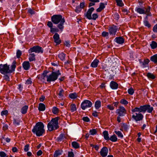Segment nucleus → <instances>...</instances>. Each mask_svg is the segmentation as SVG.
<instances>
[{"label": "nucleus", "instance_id": "69168bd1", "mask_svg": "<svg viewBox=\"0 0 157 157\" xmlns=\"http://www.w3.org/2000/svg\"><path fill=\"white\" fill-rule=\"evenodd\" d=\"M107 108L110 110H113L114 109V108L113 106L111 105H107Z\"/></svg>", "mask_w": 157, "mask_h": 157}, {"label": "nucleus", "instance_id": "5701e85b", "mask_svg": "<svg viewBox=\"0 0 157 157\" xmlns=\"http://www.w3.org/2000/svg\"><path fill=\"white\" fill-rule=\"evenodd\" d=\"M28 106L26 105L23 106L21 109V112L22 114H25L26 113L28 109Z\"/></svg>", "mask_w": 157, "mask_h": 157}, {"label": "nucleus", "instance_id": "49530a36", "mask_svg": "<svg viewBox=\"0 0 157 157\" xmlns=\"http://www.w3.org/2000/svg\"><path fill=\"white\" fill-rule=\"evenodd\" d=\"M22 54V52L21 51L18 50H17L16 56L17 58H19Z\"/></svg>", "mask_w": 157, "mask_h": 157}, {"label": "nucleus", "instance_id": "2f4dec72", "mask_svg": "<svg viewBox=\"0 0 157 157\" xmlns=\"http://www.w3.org/2000/svg\"><path fill=\"white\" fill-rule=\"evenodd\" d=\"M65 56L66 54L63 52H62L58 55V57L62 60H65Z\"/></svg>", "mask_w": 157, "mask_h": 157}, {"label": "nucleus", "instance_id": "338daca9", "mask_svg": "<svg viewBox=\"0 0 157 157\" xmlns=\"http://www.w3.org/2000/svg\"><path fill=\"white\" fill-rule=\"evenodd\" d=\"M82 120L85 122H88L90 121V119L87 117H83L82 118Z\"/></svg>", "mask_w": 157, "mask_h": 157}, {"label": "nucleus", "instance_id": "9d476101", "mask_svg": "<svg viewBox=\"0 0 157 157\" xmlns=\"http://www.w3.org/2000/svg\"><path fill=\"white\" fill-rule=\"evenodd\" d=\"M81 107L83 110L91 107L92 105V103L89 100H84L81 104Z\"/></svg>", "mask_w": 157, "mask_h": 157}, {"label": "nucleus", "instance_id": "603ef678", "mask_svg": "<svg viewBox=\"0 0 157 157\" xmlns=\"http://www.w3.org/2000/svg\"><path fill=\"white\" fill-rule=\"evenodd\" d=\"M81 10L82 9L78 6L76 7L75 11L76 12L79 13Z\"/></svg>", "mask_w": 157, "mask_h": 157}, {"label": "nucleus", "instance_id": "e2e57ef3", "mask_svg": "<svg viewBox=\"0 0 157 157\" xmlns=\"http://www.w3.org/2000/svg\"><path fill=\"white\" fill-rule=\"evenodd\" d=\"M85 6V2H81L80 3L79 7L82 9H83Z\"/></svg>", "mask_w": 157, "mask_h": 157}, {"label": "nucleus", "instance_id": "c756f323", "mask_svg": "<svg viewBox=\"0 0 157 157\" xmlns=\"http://www.w3.org/2000/svg\"><path fill=\"white\" fill-rule=\"evenodd\" d=\"M109 140L113 142H115L117 141V138L115 134H113L109 138Z\"/></svg>", "mask_w": 157, "mask_h": 157}, {"label": "nucleus", "instance_id": "680f3d73", "mask_svg": "<svg viewBox=\"0 0 157 157\" xmlns=\"http://www.w3.org/2000/svg\"><path fill=\"white\" fill-rule=\"evenodd\" d=\"M6 154L4 151H0V157H6Z\"/></svg>", "mask_w": 157, "mask_h": 157}, {"label": "nucleus", "instance_id": "f03ea898", "mask_svg": "<svg viewBox=\"0 0 157 157\" xmlns=\"http://www.w3.org/2000/svg\"><path fill=\"white\" fill-rule=\"evenodd\" d=\"M16 62L14 61L11 66L10 69V66L8 65L7 63L5 64H0V72L2 74H5L8 73H11L15 71L16 67Z\"/></svg>", "mask_w": 157, "mask_h": 157}, {"label": "nucleus", "instance_id": "a878e982", "mask_svg": "<svg viewBox=\"0 0 157 157\" xmlns=\"http://www.w3.org/2000/svg\"><path fill=\"white\" fill-rule=\"evenodd\" d=\"M149 62L150 61L148 59H144L143 62H141L143 67L144 68L146 67Z\"/></svg>", "mask_w": 157, "mask_h": 157}, {"label": "nucleus", "instance_id": "c85d7f7f", "mask_svg": "<svg viewBox=\"0 0 157 157\" xmlns=\"http://www.w3.org/2000/svg\"><path fill=\"white\" fill-rule=\"evenodd\" d=\"M150 60L155 63H157V54L151 56V57Z\"/></svg>", "mask_w": 157, "mask_h": 157}, {"label": "nucleus", "instance_id": "37998d69", "mask_svg": "<svg viewBox=\"0 0 157 157\" xmlns=\"http://www.w3.org/2000/svg\"><path fill=\"white\" fill-rule=\"evenodd\" d=\"M69 97L72 99H75L77 97V94L76 93H71L69 95Z\"/></svg>", "mask_w": 157, "mask_h": 157}, {"label": "nucleus", "instance_id": "a18cd8bd", "mask_svg": "<svg viewBox=\"0 0 157 157\" xmlns=\"http://www.w3.org/2000/svg\"><path fill=\"white\" fill-rule=\"evenodd\" d=\"M97 132V131L94 129H90L89 132L90 134L92 135H95L96 134Z\"/></svg>", "mask_w": 157, "mask_h": 157}, {"label": "nucleus", "instance_id": "3c124183", "mask_svg": "<svg viewBox=\"0 0 157 157\" xmlns=\"http://www.w3.org/2000/svg\"><path fill=\"white\" fill-rule=\"evenodd\" d=\"M98 16L97 13H93L92 14V17H91V19L95 20L96 19L98 18Z\"/></svg>", "mask_w": 157, "mask_h": 157}, {"label": "nucleus", "instance_id": "79ce46f5", "mask_svg": "<svg viewBox=\"0 0 157 157\" xmlns=\"http://www.w3.org/2000/svg\"><path fill=\"white\" fill-rule=\"evenodd\" d=\"M147 76L148 78L152 79H154L155 78V76L151 73H148L147 74Z\"/></svg>", "mask_w": 157, "mask_h": 157}, {"label": "nucleus", "instance_id": "20e7f679", "mask_svg": "<svg viewBox=\"0 0 157 157\" xmlns=\"http://www.w3.org/2000/svg\"><path fill=\"white\" fill-rule=\"evenodd\" d=\"M140 107H136L133 109H131L132 114V118L136 121H140L143 120L144 116L141 113L142 111L140 109Z\"/></svg>", "mask_w": 157, "mask_h": 157}, {"label": "nucleus", "instance_id": "bb28decb", "mask_svg": "<svg viewBox=\"0 0 157 157\" xmlns=\"http://www.w3.org/2000/svg\"><path fill=\"white\" fill-rule=\"evenodd\" d=\"M35 55L34 53L30 54L29 56V59L30 62L35 60Z\"/></svg>", "mask_w": 157, "mask_h": 157}, {"label": "nucleus", "instance_id": "b1692460", "mask_svg": "<svg viewBox=\"0 0 157 157\" xmlns=\"http://www.w3.org/2000/svg\"><path fill=\"white\" fill-rule=\"evenodd\" d=\"M101 103L99 100L96 101L95 102L94 107L96 109H98L101 107Z\"/></svg>", "mask_w": 157, "mask_h": 157}, {"label": "nucleus", "instance_id": "6ab92c4d", "mask_svg": "<svg viewBox=\"0 0 157 157\" xmlns=\"http://www.w3.org/2000/svg\"><path fill=\"white\" fill-rule=\"evenodd\" d=\"M135 11L140 14H144L145 13V10L143 8H140L139 7H136L135 8Z\"/></svg>", "mask_w": 157, "mask_h": 157}, {"label": "nucleus", "instance_id": "a19ab883", "mask_svg": "<svg viewBox=\"0 0 157 157\" xmlns=\"http://www.w3.org/2000/svg\"><path fill=\"white\" fill-rule=\"evenodd\" d=\"M120 103L122 104L126 105H127L128 102V101L124 99H122L120 101Z\"/></svg>", "mask_w": 157, "mask_h": 157}, {"label": "nucleus", "instance_id": "7ed1b4c3", "mask_svg": "<svg viewBox=\"0 0 157 157\" xmlns=\"http://www.w3.org/2000/svg\"><path fill=\"white\" fill-rule=\"evenodd\" d=\"M44 128V125L43 123L41 122H39L33 127L32 132L36 136H42L45 132Z\"/></svg>", "mask_w": 157, "mask_h": 157}, {"label": "nucleus", "instance_id": "393cba45", "mask_svg": "<svg viewBox=\"0 0 157 157\" xmlns=\"http://www.w3.org/2000/svg\"><path fill=\"white\" fill-rule=\"evenodd\" d=\"M71 145L73 148L78 149L80 148V144L76 141H73L71 143Z\"/></svg>", "mask_w": 157, "mask_h": 157}, {"label": "nucleus", "instance_id": "412c9836", "mask_svg": "<svg viewBox=\"0 0 157 157\" xmlns=\"http://www.w3.org/2000/svg\"><path fill=\"white\" fill-rule=\"evenodd\" d=\"M99 61L98 59H95L91 63V66L95 68L97 67Z\"/></svg>", "mask_w": 157, "mask_h": 157}, {"label": "nucleus", "instance_id": "f3484780", "mask_svg": "<svg viewBox=\"0 0 157 157\" xmlns=\"http://www.w3.org/2000/svg\"><path fill=\"white\" fill-rule=\"evenodd\" d=\"M124 39L122 37H116L115 39V41L119 44H122L124 42Z\"/></svg>", "mask_w": 157, "mask_h": 157}, {"label": "nucleus", "instance_id": "5fc2aeb1", "mask_svg": "<svg viewBox=\"0 0 157 157\" xmlns=\"http://www.w3.org/2000/svg\"><path fill=\"white\" fill-rule=\"evenodd\" d=\"M122 128L124 129V130L127 131L128 129V125L125 124H123L122 126Z\"/></svg>", "mask_w": 157, "mask_h": 157}, {"label": "nucleus", "instance_id": "0eeeda50", "mask_svg": "<svg viewBox=\"0 0 157 157\" xmlns=\"http://www.w3.org/2000/svg\"><path fill=\"white\" fill-rule=\"evenodd\" d=\"M116 113L118 115L117 117V121L120 123L121 122V117L125 116L126 113V110L124 107L122 106H120L116 110Z\"/></svg>", "mask_w": 157, "mask_h": 157}, {"label": "nucleus", "instance_id": "72a5a7b5", "mask_svg": "<svg viewBox=\"0 0 157 157\" xmlns=\"http://www.w3.org/2000/svg\"><path fill=\"white\" fill-rule=\"evenodd\" d=\"M64 90L62 89H61L58 93L59 98H62L63 97Z\"/></svg>", "mask_w": 157, "mask_h": 157}, {"label": "nucleus", "instance_id": "423d86ee", "mask_svg": "<svg viewBox=\"0 0 157 157\" xmlns=\"http://www.w3.org/2000/svg\"><path fill=\"white\" fill-rule=\"evenodd\" d=\"M58 120V117H56L52 119L48 123L47 128L49 131H52L59 128Z\"/></svg>", "mask_w": 157, "mask_h": 157}, {"label": "nucleus", "instance_id": "774afa93", "mask_svg": "<svg viewBox=\"0 0 157 157\" xmlns=\"http://www.w3.org/2000/svg\"><path fill=\"white\" fill-rule=\"evenodd\" d=\"M153 31L155 33H157V24L155 25L153 29Z\"/></svg>", "mask_w": 157, "mask_h": 157}, {"label": "nucleus", "instance_id": "4468645a", "mask_svg": "<svg viewBox=\"0 0 157 157\" xmlns=\"http://www.w3.org/2000/svg\"><path fill=\"white\" fill-rule=\"evenodd\" d=\"M22 65L23 68L25 70H28L31 67L29 61H24L22 64Z\"/></svg>", "mask_w": 157, "mask_h": 157}, {"label": "nucleus", "instance_id": "09e8293b", "mask_svg": "<svg viewBox=\"0 0 157 157\" xmlns=\"http://www.w3.org/2000/svg\"><path fill=\"white\" fill-rule=\"evenodd\" d=\"M13 123L15 125L17 126L19 125V121L18 120H17L15 119H14L13 120Z\"/></svg>", "mask_w": 157, "mask_h": 157}, {"label": "nucleus", "instance_id": "a211bd4d", "mask_svg": "<svg viewBox=\"0 0 157 157\" xmlns=\"http://www.w3.org/2000/svg\"><path fill=\"white\" fill-rule=\"evenodd\" d=\"M107 5V2H106L105 3H101L99 6V7L96 10V11L97 12H101L104 9L105 7V5Z\"/></svg>", "mask_w": 157, "mask_h": 157}, {"label": "nucleus", "instance_id": "052dcab7", "mask_svg": "<svg viewBox=\"0 0 157 157\" xmlns=\"http://www.w3.org/2000/svg\"><path fill=\"white\" fill-rule=\"evenodd\" d=\"M8 113V111L7 110L2 111L1 112V115L2 116H3L4 115H6Z\"/></svg>", "mask_w": 157, "mask_h": 157}, {"label": "nucleus", "instance_id": "c9c22d12", "mask_svg": "<svg viewBox=\"0 0 157 157\" xmlns=\"http://www.w3.org/2000/svg\"><path fill=\"white\" fill-rule=\"evenodd\" d=\"M150 46L152 49H155L157 47V43L155 41H152L150 44Z\"/></svg>", "mask_w": 157, "mask_h": 157}, {"label": "nucleus", "instance_id": "13d9d810", "mask_svg": "<svg viewBox=\"0 0 157 157\" xmlns=\"http://www.w3.org/2000/svg\"><path fill=\"white\" fill-rule=\"evenodd\" d=\"M29 144L25 145L24 148V151L26 152L28 151L29 150Z\"/></svg>", "mask_w": 157, "mask_h": 157}, {"label": "nucleus", "instance_id": "58836bf2", "mask_svg": "<svg viewBox=\"0 0 157 157\" xmlns=\"http://www.w3.org/2000/svg\"><path fill=\"white\" fill-rule=\"evenodd\" d=\"M52 112L54 114H56L59 112V109L56 107H53L52 109Z\"/></svg>", "mask_w": 157, "mask_h": 157}, {"label": "nucleus", "instance_id": "6e6552de", "mask_svg": "<svg viewBox=\"0 0 157 157\" xmlns=\"http://www.w3.org/2000/svg\"><path fill=\"white\" fill-rule=\"evenodd\" d=\"M140 107L142 111V113H145L146 111H147L148 113H151L153 110V107H151L149 105H144L141 106Z\"/></svg>", "mask_w": 157, "mask_h": 157}, {"label": "nucleus", "instance_id": "c03bdc74", "mask_svg": "<svg viewBox=\"0 0 157 157\" xmlns=\"http://www.w3.org/2000/svg\"><path fill=\"white\" fill-rule=\"evenodd\" d=\"M59 30L58 29L55 28H53L52 27L50 29V32L53 33L54 32H58Z\"/></svg>", "mask_w": 157, "mask_h": 157}, {"label": "nucleus", "instance_id": "ddd939ff", "mask_svg": "<svg viewBox=\"0 0 157 157\" xmlns=\"http://www.w3.org/2000/svg\"><path fill=\"white\" fill-rule=\"evenodd\" d=\"M108 148L105 147H104L101 149L100 152L101 155L102 157H106L108 153Z\"/></svg>", "mask_w": 157, "mask_h": 157}, {"label": "nucleus", "instance_id": "f704fd0d", "mask_svg": "<svg viewBox=\"0 0 157 157\" xmlns=\"http://www.w3.org/2000/svg\"><path fill=\"white\" fill-rule=\"evenodd\" d=\"M114 132L115 134L117 135L118 137L120 138L121 139L123 138V135L121 132L120 131H115Z\"/></svg>", "mask_w": 157, "mask_h": 157}, {"label": "nucleus", "instance_id": "1a4fd4ad", "mask_svg": "<svg viewBox=\"0 0 157 157\" xmlns=\"http://www.w3.org/2000/svg\"><path fill=\"white\" fill-rule=\"evenodd\" d=\"M43 50L42 48L39 46H34L30 48L29 50V53L34 52L37 53L43 52Z\"/></svg>", "mask_w": 157, "mask_h": 157}, {"label": "nucleus", "instance_id": "e433bc0d", "mask_svg": "<svg viewBox=\"0 0 157 157\" xmlns=\"http://www.w3.org/2000/svg\"><path fill=\"white\" fill-rule=\"evenodd\" d=\"M2 142V143L3 140H4L7 143H9L10 141V139L8 137L5 138V136H2L1 138Z\"/></svg>", "mask_w": 157, "mask_h": 157}, {"label": "nucleus", "instance_id": "bf43d9fd", "mask_svg": "<svg viewBox=\"0 0 157 157\" xmlns=\"http://www.w3.org/2000/svg\"><path fill=\"white\" fill-rule=\"evenodd\" d=\"M74 154L72 151H69L68 153V157H74Z\"/></svg>", "mask_w": 157, "mask_h": 157}, {"label": "nucleus", "instance_id": "0e129e2a", "mask_svg": "<svg viewBox=\"0 0 157 157\" xmlns=\"http://www.w3.org/2000/svg\"><path fill=\"white\" fill-rule=\"evenodd\" d=\"M122 11L124 13V14H127L129 12V10L127 9H123L122 10Z\"/></svg>", "mask_w": 157, "mask_h": 157}, {"label": "nucleus", "instance_id": "39448f33", "mask_svg": "<svg viewBox=\"0 0 157 157\" xmlns=\"http://www.w3.org/2000/svg\"><path fill=\"white\" fill-rule=\"evenodd\" d=\"M47 72L43 73L41 77L42 79L44 80L46 78L48 82L54 81L57 79L58 76L61 75L59 70L56 72H52L49 75H47Z\"/></svg>", "mask_w": 157, "mask_h": 157}, {"label": "nucleus", "instance_id": "f257e3e1", "mask_svg": "<svg viewBox=\"0 0 157 157\" xmlns=\"http://www.w3.org/2000/svg\"><path fill=\"white\" fill-rule=\"evenodd\" d=\"M51 20L54 24H58L57 27L62 32L64 28L63 25L65 22L64 17L62 18V15L60 14L54 15L52 17Z\"/></svg>", "mask_w": 157, "mask_h": 157}, {"label": "nucleus", "instance_id": "7c9ffc66", "mask_svg": "<svg viewBox=\"0 0 157 157\" xmlns=\"http://www.w3.org/2000/svg\"><path fill=\"white\" fill-rule=\"evenodd\" d=\"M151 7L150 6H148L147 8L145 9L144 14H146L147 16H151V13L150 12Z\"/></svg>", "mask_w": 157, "mask_h": 157}, {"label": "nucleus", "instance_id": "6e6d98bb", "mask_svg": "<svg viewBox=\"0 0 157 157\" xmlns=\"http://www.w3.org/2000/svg\"><path fill=\"white\" fill-rule=\"evenodd\" d=\"M28 13L31 15L34 14L35 13V12L32 9H29L28 10Z\"/></svg>", "mask_w": 157, "mask_h": 157}, {"label": "nucleus", "instance_id": "4c0bfd02", "mask_svg": "<svg viewBox=\"0 0 157 157\" xmlns=\"http://www.w3.org/2000/svg\"><path fill=\"white\" fill-rule=\"evenodd\" d=\"M76 105L74 104H71V105L70 110L71 112H74L76 110Z\"/></svg>", "mask_w": 157, "mask_h": 157}, {"label": "nucleus", "instance_id": "cd10ccee", "mask_svg": "<svg viewBox=\"0 0 157 157\" xmlns=\"http://www.w3.org/2000/svg\"><path fill=\"white\" fill-rule=\"evenodd\" d=\"M62 153V151L58 150L55 151L53 155L54 157H58L61 155Z\"/></svg>", "mask_w": 157, "mask_h": 157}, {"label": "nucleus", "instance_id": "9b49d317", "mask_svg": "<svg viewBox=\"0 0 157 157\" xmlns=\"http://www.w3.org/2000/svg\"><path fill=\"white\" fill-rule=\"evenodd\" d=\"M117 30L118 28L117 26L114 25L109 27V33L110 35H115Z\"/></svg>", "mask_w": 157, "mask_h": 157}, {"label": "nucleus", "instance_id": "2eb2a0df", "mask_svg": "<svg viewBox=\"0 0 157 157\" xmlns=\"http://www.w3.org/2000/svg\"><path fill=\"white\" fill-rule=\"evenodd\" d=\"M54 42L57 44H60L61 41L59 40V35L57 33H55L53 36Z\"/></svg>", "mask_w": 157, "mask_h": 157}, {"label": "nucleus", "instance_id": "473e14b6", "mask_svg": "<svg viewBox=\"0 0 157 157\" xmlns=\"http://www.w3.org/2000/svg\"><path fill=\"white\" fill-rule=\"evenodd\" d=\"M65 138V135L63 134H61L59 137L57 138V140L58 142H60L64 140Z\"/></svg>", "mask_w": 157, "mask_h": 157}, {"label": "nucleus", "instance_id": "ea45409f", "mask_svg": "<svg viewBox=\"0 0 157 157\" xmlns=\"http://www.w3.org/2000/svg\"><path fill=\"white\" fill-rule=\"evenodd\" d=\"M117 3V5L122 7L124 6V3H123L122 0H115Z\"/></svg>", "mask_w": 157, "mask_h": 157}, {"label": "nucleus", "instance_id": "de8ad7c7", "mask_svg": "<svg viewBox=\"0 0 157 157\" xmlns=\"http://www.w3.org/2000/svg\"><path fill=\"white\" fill-rule=\"evenodd\" d=\"M128 92L129 94L131 95H132L134 93V91L133 88L131 87L128 90Z\"/></svg>", "mask_w": 157, "mask_h": 157}, {"label": "nucleus", "instance_id": "dca6fc26", "mask_svg": "<svg viewBox=\"0 0 157 157\" xmlns=\"http://www.w3.org/2000/svg\"><path fill=\"white\" fill-rule=\"evenodd\" d=\"M110 88L113 90L117 89L118 87V84L116 82L112 81L110 83Z\"/></svg>", "mask_w": 157, "mask_h": 157}, {"label": "nucleus", "instance_id": "4d7b16f0", "mask_svg": "<svg viewBox=\"0 0 157 157\" xmlns=\"http://www.w3.org/2000/svg\"><path fill=\"white\" fill-rule=\"evenodd\" d=\"M109 33L105 31H103L101 33L102 36L104 37L108 36H109Z\"/></svg>", "mask_w": 157, "mask_h": 157}, {"label": "nucleus", "instance_id": "f8f14e48", "mask_svg": "<svg viewBox=\"0 0 157 157\" xmlns=\"http://www.w3.org/2000/svg\"><path fill=\"white\" fill-rule=\"evenodd\" d=\"M94 7H91L89 8L86 13H85L84 15L86 18L89 20H91V14L93 12L94 10Z\"/></svg>", "mask_w": 157, "mask_h": 157}, {"label": "nucleus", "instance_id": "4be33fe9", "mask_svg": "<svg viewBox=\"0 0 157 157\" xmlns=\"http://www.w3.org/2000/svg\"><path fill=\"white\" fill-rule=\"evenodd\" d=\"M103 136L104 139L106 140H109V134L108 132L107 131H105L103 132Z\"/></svg>", "mask_w": 157, "mask_h": 157}, {"label": "nucleus", "instance_id": "8fccbe9b", "mask_svg": "<svg viewBox=\"0 0 157 157\" xmlns=\"http://www.w3.org/2000/svg\"><path fill=\"white\" fill-rule=\"evenodd\" d=\"M32 82L31 78H29L26 81L25 84L27 85H31L32 84Z\"/></svg>", "mask_w": 157, "mask_h": 157}, {"label": "nucleus", "instance_id": "aec40b11", "mask_svg": "<svg viewBox=\"0 0 157 157\" xmlns=\"http://www.w3.org/2000/svg\"><path fill=\"white\" fill-rule=\"evenodd\" d=\"M38 109L40 111H44L45 109V105L43 103H40L39 104Z\"/></svg>", "mask_w": 157, "mask_h": 157}, {"label": "nucleus", "instance_id": "864d4df0", "mask_svg": "<svg viewBox=\"0 0 157 157\" xmlns=\"http://www.w3.org/2000/svg\"><path fill=\"white\" fill-rule=\"evenodd\" d=\"M144 24L145 26H147L149 28H150L151 27L150 24L146 20L144 21Z\"/></svg>", "mask_w": 157, "mask_h": 157}]
</instances>
